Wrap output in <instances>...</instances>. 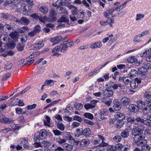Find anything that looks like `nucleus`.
Here are the masks:
<instances>
[{
	"mask_svg": "<svg viewBox=\"0 0 151 151\" xmlns=\"http://www.w3.org/2000/svg\"><path fill=\"white\" fill-rule=\"evenodd\" d=\"M147 70L151 69V65L149 63H145L142 66Z\"/></svg>",
	"mask_w": 151,
	"mask_h": 151,
	"instance_id": "obj_53",
	"label": "nucleus"
},
{
	"mask_svg": "<svg viewBox=\"0 0 151 151\" xmlns=\"http://www.w3.org/2000/svg\"><path fill=\"white\" fill-rule=\"evenodd\" d=\"M10 123V127L14 130H19L23 127V126H19V124H16L13 122Z\"/></svg>",
	"mask_w": 151,
	"mask_h": 151,
	"instance_id": "obj_34",
	"label": "nucleus"
},
{
	"mask_svg": "<svg viewBox=\"0 0 151 151\" xmlns=\"http://www.w3.org/2000/svg\"><path fill=\"white\" fill-rule=\"evenodd\" d=\"M115 118L118 121H122L125 117L124 115L122 113L117 112L114 115Z\"/></svg>",
	"mask_w": 151,
	"mask_h": 151,
	"instance_id": "obj_22",
	"label": "nucleus"
},
{
	"mask_svg": "<svg viewBox=\"0 0 151 151\" xmlns=\"http://www.w3.org/2000/svg\"><path fill=\"white\" fill-rule=\"evenodd\" d=\"M127 3V1L124 2L122 4L119 6H117L116 7H114V8L115 9V10L117 12H119L120 11V10L124 8L125 7Z\"/></svg>",
	"mask_w": 151,
	"mask_h": 151,
	"instance_id": "obj_33",
	"label": "nucleus"
},
{
	"mask_svg": "<svg viewBox=\"0 0 151 151\" xmlns=\"http://www.w3.org/2000/svg\"><path fill=\"white\" fill-rule=\"evenodd\" d=\"M17 22L19 23L23 24L25 25H27L29 22V20L27 18L24 17H22L19 20H17Z\"/></svg>",
	"mask_w": 151,
	"mask_h": 151,
	"instance_id": "obj_16",
	"label": "nucleus"
},
{
	"mask_svg": "<svg viewBox=\"0 0 151 151\" xmlns=\"http://www.w3.org/2000/svg\"><path fill=\"white\" fill-rule=\"evenodd\" d=\"M48 135V133L46 130L45 129H41L39 132V135H38V137L35 138L34 139L35 140L38 139L39 140L44 139L46 138Z\"/></svg>",
	"mask_w": 151,
	"mask_h": 151,
	"instance_id": "obj_3",
	"label": "nucleus"
},
{
	"mask_svg": "<svg viewBox=\"0 0 151 151\" xmlns=\"http://www.w3.org/2000/svg\"><path fill=\"white\" fill-rule=\"evenodd\" d=\"M62 46L61 49V51L62 52H65L68 48V46L65 44L62 45Z\"/></svg>",
	"mask_w": 151,
	"mask_h": 151,
	"instance_id": "obj_63",
	"label": "nucleus"
},
{
	"mask_svg": "<svg viewBox=\"0 0 151 151\" xmlns=\"http://www.w3.org/2000/svg\"><path fill=\"white\" fill-rule=\"evenodd\" d=\"M65 137V139L66 140H73V137L69 133H67L64 136Z\"/></svg>",
	"mask_w": 151,
	"mask_h": 151,
	"instance_id": "obj_45",
	"label": "nucleus"
},
{
	"mask_svg": "<svg viewBox=\"0 0 151 151\" xmlns=\"http://www.w3.org/2000/svg\"><path fill=\"white\" fill-rule=\"evenodd\" d=\"M65 3L63 2V0H58L54 4H53V5L57 7V9H58V8H60L64 5Z\"/></svg>",
	"mask_w": 151,
	"mask_h": 151,
	"instance_id": "obj_24",
	"label": "nucleus"
},
{
	"mask_svg": "<svg viewBox=\"0 0 151 151\" xmlns=\"http://www.w3.org/2000/svg\"><path fill=\"white\" fill-rule=\"evenodd\" d=\"M50 22H53L55 21L56 20V18L55 16L56 15V12L53 9H51L50 11Z\"/></svg>",
	"mask_w": 151,
	"mask_h": 151,
	"instance_id": "obj_12",
	"label": "nucleus"
},
{
	"mask_svg": "<svg viewBox=\"0 0 151 151\" xmlns=\"http://www.w3.org/2000/svg\"><path fill=\"white\" fill-rule=\"evenodd\" d=\"M55 124L57 125L58 128L60 130L63 131L65 129V127L64 125L61 122L56 121Z\"/></svg>",
	"mask_w": 151,
	"mask_h": 151,
	"instance_id": "obj_27",
	"label": "nucleus"
},
{
	"mask_svg": "<svg viewBox=\"0 0 151 151\" xmlns=\"http://www.w3.org/2000/svg\"><path fill=\"white\" fill-rule=\"evenodd\" d=\"M98 68L95 69L93 71L90 72L88 75V76L91 77L96 75L97 73V71L98 70Z\"/></svg>",
	"mask_w": 151,
	"mask_h": 151,
	"instance_id": "obj_52",
	"label": "nucleus"
},
{
	"mask_svg": "<svg viewBox=\"0 0 151 151\" xmlns=\"http://www.w3.org/2000/svg\"><path fill=\"white\" fill-rule=\"evenodd\" d=\"M145 119V120L144 124H145L147 126L151 127V120L147 119Z\"/></svg>",
	"mask_w": 151,
	"mask_h": 151,
	"instance_id": "obj_57",
	"label": "nucleus"
},
{
	"mask_svg": "<svg viewBox=\"0 0 151 151\" xmlns=\"http://www.w3.org/2000/svg\"><path fill=\"white\" fill-rule=\"evenodd\" d=\"M151 111V104H150L142 109V112L145 115H147L150 113Z\"/></svg>",
	"mask_w": 151,
	"mask_h": 151,
	"instance_id": "obj_14",
	"label": "nucleus"
},
{
	"mask_svg": "<svg viewBox=\"0 0 151 151\" xmlns=\"http://www.w3.org/2000/svg\"><path fill=\"white\" fill-rule=\"evenodd\" d=\"M41 29V27L40 26L37 25L35 26L34 29V30L37 33H38L40 32Z\"/></svg>",
	"mask_w": 151,
	"mask_h": 151,
	"instance_id": "obj_64",
	"label": "nucleus"
},
{
	"mask_svg": "<svg viewBox=\"0 0 151 151\" xmlns=\"http://www.w3.org/2000/svg\"><path fill=\"white\" fill-rule=\"evenodd\" d=\"M113 103L114 104L113 108L115 111H118L121 108V105L118 100L116 99L114 100Z\"/></svg>",
	"mask_w": 151,
	"mask_h": 151,
	"instance_id": "obj_13",
	"label": "nucleus"
},
{
	"mask_svg": "<svg viewBox=\"0 0 151 151\" xmlns=\"http://www.w3.org/2000/svg\"><path fill=\"white\" fill-rule=\"evenodd\" d=\"M82 133L85 136H89L91 134L90 129L88 128H86L82 131Z\"/></svg>",
	"mask_w": 151,
	"mask_h": 151,
	"instance_id": "obj_31",
	"label": "nucleus"
},
{
	"mask_svg": "<svg viewBox=\"0 0 151 151\" xmlns=\"http://www.w3.org/2000/svg\"><path fill=\"white\" fill-rule=\"evenodd\" d=\"M73 120L81 122L82 121V118L80 116L78 115H75L73 118Z\"/></svg>",
	"mask_w": 151,
	"mask_h": 151,
	"instance_id": "obj_62",
	"label": "nucleus"
},
{
	"mask_svg": "<svg viewBox=\"0 0 151 151\" xmlns=\"http://www.w3.org/2000/svg\"><path fill=\"white\" fill-rule=\"evenodd\" d=\"M127 61L129 63H133L136 61L137 59L134 56H132L129 57L127 59Z\"/></svg>",
	"mask_w": 151,
	"mask_h": 151,
	"instance_id": "obj_36",
	"label": "nucleus"
},
{
	"mask_svg": "<svg viewBox=\"0 0 151 151\" xmlns=\"http://www.w3.org/2000/svg\"><path fill=\"white\" fill-rule=\"evenodd\" d=\"M139 73L141 75H145L147 72V70L143 67L139 68L138 70Z\"/></svg>",
	"mask_w": 151,
	"mask_h": 151,
	"instance_id": "obj_35",
	"label": "nucleus"
},
{
	"mask_svg": "<svg viewBox=\"0 0 151 151\" xmlns=\"http://www.w3.org/2000/svg\"><path fill=\"white\" fill-rule=\"evenodd\" d=\"M44 46L43 41L40 40L38 42L33 44L32 46L35 48L37 49H40L42 47Z\"/></svg>",
	"mask_w": 151,
	"mask_h": 151,
	"instance_id": "obj_21",
	"label": "nucleus"
},
{
	"mask_svg": "<svg viewBox=\"0 0 151 151\" xmlns=\"http://www.w3.org/2000/svg\"><path fill=\"white\" fill-rule=\"evenodd\" d=\"M128 109L131 112L136 113L138 110L137 105L134 104L129 105Z\"/></svg>",
	"mask_w": 151,
	"mask_h": 151,
	"instance_id": "obj_25",
	"label": "nucleus"
},
{
	"mask_svg": "<svg viewBox=\"0 0 151 151\" xmlns=\"http://www.w3.org/2000/svg\"><path fill=\"white\" fill-rule=\"evenodd\" d=\"M31 7L30 6L25 4H23V5L21 6L22 9L24 11L22 12L23 14L25 15H29V12L30 10Z\"/></svg>",
	"mask_w": 151,
	"mask_h": 151,
	"instance_id": "obj_8",
	"label": "nucleus"
},
{
	"mask_svg": "<svg viewBox=\"0 0 151 151\" xmlns=\"http://www.w3.org/2000/svg\"><path fill=\"white\" fill-rule=\"evenodd\" d=\"M74 106L75 109L78 110L81 109L83 107V105L79 103H76Z\"/></svg>",
	"mask_w": 151,
	"mask_h": 151,
	"instance_id": "obj_46",
	"label": "nucleus"
},
{
	"mask_svg": "<svg viewBox=\"0 0 151 151\" xmlns=\"http://www.w3.org/2000/svg\"><path fill=\"white\" fill-rule=\"evenodd\" d=\"M45 119L46 120V121H44V124L45 125H47L49 127H50V118L47 116H45Z\"/></svg>",
	"mask_w": 151,
	"mask_h": 151,
	"instance_id": "obj_50",
	"label": "nucleus"
},
{
	"mask_svg": "<svg viewBox=\"0 0 151 151\" xmlns=\"http://www.w3.org/2000/svg\"><path fill=\"white\" fill-rule=\"evenodd\" d=\"M127 121L129 122L132 123L134 124L135 125L137 124V122H136L135 119L133 117H129L127 119Z\"/></svg>",
	"mask_w": 151,
	"mask_h": 151,
	"instance_id": "obj_47",
	"label": "nucleus"
},
{
	"mask_svg": "<svg viewBox=\"0 0 151 151\" xmlns=\"http://www.w3.org/2000/svg\"><path fill=\"white\" fill-rule=\"evenodd\" d=\"M130 131V129L126 128L122 131L121 133V136L124 138L127 137L129 135V133Z\"/></svg>",
	"mask_w": 151,
	"mask_h": 151,
	"instance_id": "obj_18",
	"label": "nucleus"
},
{
	"mask_svg": "<svg viewBox=\"0 0 151 151\" xmlns=\"http://www.w3.org/2000/svg\"><path fill=\"white\" fill-rule=\"evenodd\" d=\"M28 139L27 138H24L21 139L19 141V144L22 146H24V147L26 148H28V145H26L28 142Z\"/></svg>",
	"mask_w": 151,
	"mask_h": 151,
	"instance_id": "obj_20",
	"label": "nucleus"
},
{
	"mask_svg": "<svg viewBox=\"0 0 151 151\" xmlns=\"http://www.w3.org/2000/svg\"><path fill=\"white\" fill-rule=\"evenodd\" d=\"M144 15L142 14H137L136 15V20L137 21H138L141 19L143 18L144 17Z\"/></svg>",
	"mask_w": 151,
	"mask_h": 151,
	"instance_id": "obj_61",
	"label": "nucleus"
},
{
	"mask_svg": "<svg viewBox=\"0 0 151 151\" xmlns=\"http://www.w3.org/2000/svg\"><path fill=\"white\" fill-rule=\"evenodd\" d=\"M115 11V9L114 7L109 8L104 12V16L105 17L109 18Z\"/></svg>",
	"mask_w": 151,
	"mask_h": 151,
	"instance_id": "obj_10",
	"label": "nucleus"
},
{
	"mask_svg": "<svg viewBox=\"0 0 151 151\" xmlns=\"http://www.w3.org/2000/svg\"><path fill=\"white\" fill-rule=\"evenodd\" d=\"M124 122L122 121H118L115 124V126L118 128H121L123 126Z\"/></svg>",
	"mask_w": 151,
	"mask_h": 151,
	"instance_id": "obj_43",
	"label": "nucleus"
},
{
	"mask_svg": "<svg viewBox=\"0 0 151 151\" xmlns=\"http://www.w3.org/2000/svg\"><path fill=\"white\" fill-rule=\"evenodd\" d=\"M54 81L51 79L46 80L45 82L46 85L50 86H52L54 84Z\"/></svg>",
	"mask_w": 151,
	"mask_h": 151,
	"instance_id": "obj_55",
	"label": "nucleus"
},
{
	"mask_svg": "<svg viewBox=\"0 0 151 151\" xmlns=\"http://www.w3.org/2000/svg\"><path fill=\"white\" fill-rule=\"evenodd\" d=\"M121 101L124 106H126L129 104L130 100L129 98L124 96L121 99Z\"/></svg>",
	"mask_w": 151,
	"mask_h": 151,
	"instance_id": "obj_15",
	"label": "nucleus"
},
{
	"mask_svg": "<svg viewBox=\"0 0 151 151\" xmlns=\"http://www.w3.org/2000/svg\"><path fill=\"white\" fill-rule=\"evenodd\" d=\"M137 108L139 109H142L145 106L144 102L143 101H139L137 102Z\"/></svg>",
	"mask_w": 151,
	"mask_h": 151,
	"instance_id": "obj_30",
	"label": "nucleus"
},
{
	"mask_svg": "<svg viewBox=\"0 0 151 151\" xmlns=\"http://www.w3.org/2000/svg\"><path fill=\"white\" fill-rule=\"evenodd\" d=\"M102 46V44L101 42H97L91 45L90 47L92 49H95L96 48H100Z\"/></svg>",
	"mask_w": 151,
	"mask_h": 151,
	"instance_id": "obj_28",
	"label": "nucleus"
},
{
	"mask_svg": "<svg viewBox=\"0 0 151 151\" xmlns=\"http://www.w3.org/2000/svg\"><path fill=\"white\" fill-rule=\"evenodd\" d=\"M76 15L77 14H72L70 16V20L73 22L76 21L77 18Z\"/></svg>",
	"mask_w": 151,
	"mask_h": 151,
	"instance_id": "obj_51",
	"label": "nucleus"
},
{
	"mask_svg": "<svg viewBox=\"0 0 151 151\" xmlns=\"http://www.w3.org/2000/svg\"><path fill=\"white\" fill-rule=\"evenodd\" d=\"M83 116L86 118H88L89 119L92 120L93 119L94 116L93 115L90 113H86L83 114Z\"/></svg>",
	"mask_w": 151,
	"mask_h": 151,
	"instance_id": "obj_40",
	"label": "nucleus"
},
{
	"mask_svg": "<svg viewBox=\"0 0 151 151\" xmlns=\"http://www.w3.org/2000/svg\"><path fill=\"white\" fill-rule=\"evenodd\" d=\"M131 81L132 79L130 77H120L119 78V81L120 82H121L122 81L126 85L130 84Z\"/></svg>",
	"mask_w": 151,
	"mask_h": 151,
	"instance_id": "obj_5",
	"label": "nucleus"
},
{
	"mask_svg": "<svg viewBox=\"0 0 151 151\" xmlns=\"http://www.w3.org/2000/svg\"><path fill=\"white\" fill-rule=\"evenodd\" d=\"M11 38L8 35L5 34V36L3 38V41L5 42L6 44H7L11 41Z\"/></svg>",
	"mask_w": 151,
	"mask_h": 151,
	"instance_id": "obj_42",
	"label": "nucleus"
},
{
	"mask_svg": "<svg viewBox=\"0 0 151 151\" xmlns=\"http://www.w3.org/2000/svg\"><path fill=\"white\" fill-rule=\"evenodd\" d=\"M94 106L91 105V103H88L84 105L85 108L86 110L93 108Z\"/></svg>",
	"mask_w": 151,
	"mask_h": 151,
	"instance_id": "obj_56",
	"label": "nucleus"
},
{
	"mask_svg": "<svg viewBox=\"0 0 151 151\" xmlns=\"http://www.w3.org/2000/svg\"><path fill=\"white\" fill-rule=\"evenodd\" d=\"M40 10L41 12L43 14H45L48 12V9L46 6H42L40 7Z\"/></svg>",
	"mask_w": 151,
	"mask_h": 151,
	"instance_id": "obj_38",
	"label": "nucleus"
},
{
	"mask_svg": "<svg viewBox=\"0 0 151 151\" xmlns=\"http://www.w3.org/2000/svg\"><path fill=\"white\" fill-rule=\"evenodd\" d=\"M80 124L79 123L76 122H74L72 123L71 127L72 128H75L78 127Z\"/></svg>",
	"mask_w": 151,
	"mask_h": 151,
	"instance_id": "obj_59",
	"label": "nucleus"
},
{
	"mask_svg": "<svg viewBox=\"0 0 151 151\" xmlns=\"http://www.w3.org/2000/svg\"><path fill=\"white\" fill-rule=\"evenodd\" d=\"M63 147L65 149L68 151L72 150L73 148V145L67 143H64Z\"/></svg>",
	"mask_w": 151,
	"mask_h": 151,
	"instance_id": "obj_26",
	"label": "nucleus"
},
{
	"mask_svg": "<svg viewBox=\"0 0 151 151\" xmlns=\"http://www.w3.org/2000/svg\"><path fill=\"white\" fill-rule=\"evenodd\" d=\"M98 119L99 121H100L102 120L104 118V113L101 112L99 114V115L98 116Z\"/></svg>",
	"mask_w": 151,
	"mask_h": 151,
	"instance_id": "obj_58",
	"label": "nucleus"
},
{
	"mask_svg": "<svg viewBox=\"0 0 151 151\" xmlns=\"http://www.w3.org/2000/svg\"><path fill=\"white\" fill-rule=\"evenodd\" d=\"M68 21V20L66 17L64 16H62L59 19L58 22H67Z\"/></svg>",
	"mask_w": 151,
	"mask_h": 151,
	"instance_id": "obj_48",
	"label": "nucleus"
},
{
	"mask_svg": "<svg viewBox=\"0 0 151 151\" xmlns=\"http://www.w3.org/2000/svg\"><path fill=\"white\" fill-rule=\"evenodd\" d=\"M145 134L134 136V140L137 146L142 145L143 144L144 139L145 138Z\"/></svg>",
	"mask_w": 151,
	"mask_h": 151,
	"instance_id": "obj_2",
	"label": "nucleus"
},
{
	"mask_svg": "<svg viewBox=\"0 0 151 151\" xmlns=\"http://www.w3.org/2000/svg\"><path fill=\"white\" fill-rule=\"evenodd\" d=\"M114 19H109L106 21H102L100 22V24L102 25L105 26L106 24H109L110 26H112V24L114 23Z\"/></svg>",
	"mask_w": 151,
	"mask_h": 151,
	"instance_id": "obj_17",
	"label": "nucleus"
},
{
	"mask_svg": "<svg viewBox=\"0 0 151 151\" xmlns=\"http://www.w3.org/2000/svg\"><path fill=\"white\" fill-rule=\"evenodd\" d=\"M64 40V39L62 38L61 36H57L53 38H51L50 40V41L52 42H53V45H54L59 43L60 42Z\"/></svg>",
	"mask_w": 151,
	"mask_h": 151,
	"instance_id": "obj_7",
	"label": "nucleus"
},
{
	"mask_svg": "<svg viewBox=\"0 0 151 151\" xmlns=\"http://www.w3.org/2000/svg\"><path fill=\"white\" fill-rule=\"evenodd\" d=\"M42 146L46 147H49L51 145V142L47 140H43L41 141Z\"/></svg>",
	"mask_w": 151,
	"mask_h": 151,
	"instance_id": "obj_44",
	"label": "nucleus"
},
{
	"mask_svg": "<svg viewBox=\"0 0 151 151\" xmlns=\"http://www.w3.org/2000/svg\"><path fill=\"white\" fill-rule=\"evenodd\" d=\"M99 137L100 138V140H102L101 142L99 143V146L100 147H104L106 146H109V144L104 142L105 139L101 135H99Z\"/></svg>",
	"mask_w": 151,
	"mask_h": 151,
	"instance_id": "obj_23",
	"label": "nucleus"
},
{
	"mask_svg": "<svg viewBox=\"0 0 151 151\" xmlns=\"http://www.w3.org/2000/svg\"><path fill=\"white\" fill-rule=\"evenodd\" d=\"M103 96L106 97H110L112 96L114 93V91L111 88H107L102 91Z\"/></svg>",
	"mask_w": 151,
	"mask_h": 151,
	"instance_id": "obj_6",
	"label": "nucleus"
},
{
	"mask_svg": "<svg viewBox=\"0 0 151 151\" xmlns=\"http://www.w3.org/2000/svg\"><path fill=\"white\" fill-rule=\"evenodd\" d=\"M137 71L134 69H131L128 73V76L130 77H134L137 75Z\"/></svg>",
	"mask_w": 151,
	"mask_h": 151,
	"instance_id": "obj_29",
	"label": "nucleus"
},
{
	"mask_svg": "<svg viewBox=\"0 0 151 151\" xmlns=\"http://www.w3.org/2000/svg\"><path fill=\"white\" fill-rule=\"evenodd\" d=\"M100 138L99 137V135H98L93 138L92 140V142L95 144H97L100 142Z\"/></svg>",
	"mask_w": 151,
	"mask_h": 151,
	"instance_id": "obj_37",
	"label": "nucleus"
},
{
	"mask_svg": "<svg viewBox=\"0 0 151 151\" xmlns=\"http://www.w3.org/2000/svg\"><path fill=\"white\" fill-rule=\"evenodd\" d=\"M141 82V79L140 78H136L134 80L131 81L130 83L131 88L133 89L137 87L138 84Z\"/></svg>",
	"mask_w": 151,
	"mask_h": 151,
	"instance_id": "obj_4",
	"label": "nucleus"
},
{
	"mask_svg": "<svg viewBox=\"0 0 151 151\" xmlns=\"http://www.w3.org/2000/svg\"><path fill=\"white\" fill-rule=\"evenodd\" d=\"M57 142L59 144H61L65 142L66 140L65 139V137H63V139H61L60 137L56 139Z\"/></svg>",
	"mask_w": 151,
	"mask_h": 151,
	"instance_id": "obj_54",
	"label": "nucleus"
},
{
	"mask_svg": "<svg viewBox=\"0 0 151 151\" xmlns=\"http://www.w3.org/2000/svg\"><path fill=\"white\" fill-rule=\"evenodd\" d=\"M149 51L148 49H145L142 52H141L140 54V55L141 57L145 56L147 54L149 53Z\"/></svg>",
	"mask_w": 151,
	"mask_h": 151,
	"instance_id": "obj_49",
	"label": "nucleus"
},
{
	"mask_svg": "<svg viewBox=\"0 0 151 151\" xmlns=\"http://www.w3.org/2000/svg\"><path fill=\"white\" fill-rule=\"evenodd\" d=\"M144 129L143 125H139L137 127H134L132 130V135L135 136L144 134L143 133Z\"/></svg>",
	"mask_w": 151,
	"mask_h": 151,
	"instance_id": "obj_1",
	"label": "nucleus"
},
{
	"mask_svg": "<svg viewBox=\"0 0 151 151\" xmlns=\"http://www.w3.org/2000/svg\"><path fill=\"white\" fill-rule=\"evenodd\" d=\"M24 32V31L23 30L20 29H18L16 30L14 32H11L9 35L11 38H16L17 37H18L19 33H21Z\"/></svg>",
	"mask_w": 151,
	"mask_h": 151,
	"instance_id": "obj_9",
	"label": "nucleus"
},
{
	"mask_svg": "<svg viewBox=\"0 0 151 151\" xmlns=\"http://www.w3.org/2000/svg\"><path fill=\"white\" fill-rule=\"evenodd\" d=\"M90 143V141L88 139H85L81 141L79 146L81 147H84L87 146Z\"/></svg>",
	"mask_w": 151,
	"mask_h": 151,
	"instance_id": "obj_19",
	"label": "nucleus"
},
{
	"mask_svg": "<svg viewBox=\"0 0 151 151\" xmlns=\"http://www.w3.org/2000/svg\"><path fill=\"white\" fill-rule=\"evenodd\" d=\"M144 119L143 118H142L140 117H138L135 118L136 122H137V124L136 125H140L139 124V122L141 123V124H144L145 122Z\"/></svg>",
	"mask_w": 151,
	"mask_h": 151,
	"instance_id": "obj_39",
	"label": "nucleus"
},
{
	"mask_svg": "<svg viewBox=\"0 0 151 151\" xmlns=\"http://www.w3.org/2000/svg\"><path fill=\"white\" fill-rule=\"evenodd\" d=\"M13 122V121L6 117L4 115L3 116L2 118L0 119V123L9 124Z\"/></svg>",
	"mask_w": 151,
	"mask_h": 151,
	"instance_id": "obj_11",
	"label": "nucleus"
},
{
	"mask_svg": "<svg viewBox=\"0 0 151 151\" xmlns=\"http://www.w3.org/2000/svg\"><path fill=\"white\" fill-rule=\"evenodd\" d=\"M57 10L60 13L68 14L67 10L66 9L65 7L63 6L58 8V9H57Z\"/></svg>",
	"mask_w": 151,
	"mask_h": 151,
	"instance_id": "obj_32",
	"label": "nucleus"
},
{
	"mask_svg": "<svg viewBox=\"0 0 151 151\" xmlns=\"http://www.w3.org/2000/svg\"><path fill=\"white\" fill-rule=\"evenodd\" d=\"M150 149V147L147 144L142 145V151H149Z\"/></svg>",
	"mask_w": 151,
	"mask_h": 151,
	"instance_id": "obj_41",
	"label": "nucleus"
},
{
	"mask_svg": "<svg viewBox=\"0 0 151 151\" xmlns=\"http://www.w3.org/2000/svg\"><path fill=\"white\" fill-rule=\"evenodd\" d=\"M7 45L9 47L11 48H13L14 47H15L16 46V44L15 43V42H9L8 43Z\"/></svg>",
	"mask_w": 151,
	"mask_h": 151,
	"instance_id": "obj_60",
	"label": "nucleus"
}]
</instances>
